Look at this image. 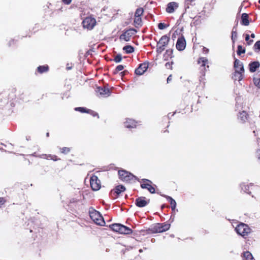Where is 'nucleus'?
<instances>
[{
    "label": "nucleus",
    "instance_id": "c85d7f7f",
    "mask_svg": "<svg viewBox=\"0 0 260 260\" xmlns=\"http://www.w3.org/2000/svg\"><path fill=\"white\" fill-rule=\"evenodd\" d=\"M125 53L128 54L134 52V48L131 45H126L123 48Z\"/></svg>",
    "mask_w": 260,
    "mask_h": 260
},
{
    "label": "nucleus",
    "instance_id": "603ef678",
    "mask_svg": "<svg viewBox=\"0 0 260 260\" xmlns=\"http://www.w3.org/2000/svg\"><path fill=\"white\" fill-rule=\"evenodd\" d=\"M166 53L168 54L169 55H172L173 54V50H167L166 51Z\"/></svg>",
    "mask_w": 260,
    "mask_h": 260
},
{
    "label": "nucleus",
    "instance_id": "ddd939ff",
    "mask_svg": "<svg viewBox=\"0 0 260 260\" xmlns=\"http://www.w3.org/2000/svg\"><path fill=\"white\" fill-rule=\"evenodd\" d=\"M137 32V30L135 28H129L125 30L122 34L120 36V39L125 41H128L130 40L131 38L135 35Z\"/></svg>",
    "mask_w": 260,
    "mask_h": 260
},
{
    "label": "nucleus",
    "instance_id": "e433bc0d",
    "mask_svg": "<svg viewBox=\"0 0 260 260\" xmlns=\"http://www.w3.org/2000/svg\"><path fill=\"white\" fill-rule=\"evenodd\" d=\"M183 110V111H182V114L189 113L192 111V108L190 109L188 106H187ZM179 112H181V111H179Z\"/></svg>",
    "mask_w": 260,
    "mask_h": 260
},
{
    "label": "nucleus",
    "instance_id": "09e8293b",
    "mask_svg": "<svg viewBox=\"0 0 260 260\" xmlns=\"http://www.w3.org/2000/svg\"><path fill=\"white\" fill-rule=\"evenodd\" d=\"M44 158L51 159L52 155L51 154H43Z\"/></svg>",
    "mask_w": 260,
    "mask_h": 260
},
{
    "label": "nucleus",
    "instance_id": "6e6d98bb",
    "mask_svg": "<svg viewBox=\"0 0 260 260\" xmlns=\"http://www.w3.org/2000/svg\"><path fill=\"white\" fill-rule=\"evenodd\" d=\"M126 72V71H123V72H121L120 73V75L121 77H122L123 76H124L125 75V74Z\"/></svg>",
    "mask_w": 260,
    "mask_h": 260
},
{
    "label": "nucleus",
    "instance_id": "0eeeda50",
    "mask_svg": "<svg viewBox=\"0 0 260 260\" xmlns=\"http://www.w3.org/2000/svg\"><path fill=\"white\" fill-rule=\"evenodd\" d=\"M170 37L167 35L162 36L157 42L156 51L158 54H161L166 49L170 41Z\"/></svg>",
    "mask_w": 260,
    "mask_h": 260
},
{
    "label": "nucleus",
    "instance_id": "412c9836",
    "mask_svg": "<svg viewBox=\"0 0 260 260\" xmlns=\"http://www.w3.org/2000/svg\"><path fill=\"white\" fill-rule=\"evenodd\" d=\"M124 126L128 128H135L137 126V122L132 119H126L124 122Z\"/></svg>",
    "mask_w": 260,
    "mask_h": 260
},
{
    "label": "nucleus",
    "instance_id": "f03ea898",
    "mask_svg": "<svg viewBox=\"0 0 260 260\" xmlns=\"http://www.w3.org/2000/svg\"><path fill=\"white\" fill-rule=\"evenodd\" d=\"M234 67L235 69L234 73V79L235 80L241 81L243 78V73L244 69L243 63L238 59L235 58Z\"/></svg>",
    "mask_w": 260,
    "mask_h": 260
},
{
    "label": "nucleus",
    "instance_id": "13d9d810",
    "mask_svg": "<svg viewBox=\"0 0 260 260\" xmlns=\"http://www.w3.org/2000/svg\"><path fill=\"white\" fill-rule=\"evenodd\" d=\"M250 37L252 38H255V35L254 34H252L251 35H250Z\"/></svg>",
    "mask_w": 260,
    "mask_h": 260
},
{
    "label": "nucleus",
    "instance_id": "9d476101",
    "mask_svg": "<svg viewBox=\"0 0 260 260\" xmlns=\"http://www.w3.org/2000/svg\"><path fill=\"white\" fill-rule=\"evenodd\" d=\"M140 182L141 187L143 189H147L151 193H154L155 192V189L152 185V182L147 179H142L141 181L138 180Z\"/></svg>",
    "mask_w": 260,
    "mask_h": 260
},
{
    "label": "nucleus",
    "instance_id": "9b49d317",
    "mask_svg": "<svg viewBox=\"0 0 260 260\" xmlns=\"http://www.w3.org/2000/svg\"><path fill=\"white\" fill-rule=\"evenodd\" d=\"M96 23L95 19L91 16L86 17L82 21L83 27L88 30L92 29Z\"/></svg>",
    "mask_w": 260,
    "mask_h": 260
},
{
    "label": "nucleus",
    "instance_id": "473e14b6",
    "mask_svg": "<svg viewBox=\"0 0 260 260\" xmlns=\"http://www.w3.org/2000/svg\"><path fill=\"white\" fill-rule=\"evenodd\" d=\"M60 150L61 153L64 154H67L71 151V148L64 147L60 148Z\"/></svg>",
    "mask_w": 260,
    "mask_h": 260
},
{
    "label": "nucleus",
    "instance_id": "1a4fd4ad",
    "mask_svg": "<svg viewBox=\"0 0 260 260\" xmlns=\"http://www.w3.org/2000/svg\"><path fill=\"white\" fill-rule=\"evenodd\" d=\"M235 231L237 233L242 237L245 238L251 232V229L246 224L244 223H240L235 228Z\"/></svg>",
    "mask_w": 260,
    "mask_h": 260
},
{
    "label": "nucleus",
    "instance_id": "c03bdc74",
    "mask_svg": "<svg viewBox=\"0 0 260 260\" xmlns=\"http://www.w3.org/2000/svg\"><path fill=\"white\" fill-rule=\"evenodd\" d=\"M247 188H249V186L248 185H243L242 186V189L243 190H244L247 193L251 194V191H249V190L247 189Z\"/></svg>",
    "mask_w": 260,
    "mask_h": 260
},
{
    "label": "nucleus",
    "instance_id": "b1692460",
    "mask_svg": "<svg viewBox=\"0 0 260 260\" xmlns=\"http://www.w3.org/2000/svg\"><path fill=\"white\" fill-rule=\"evenodd\" d=\"M241 24L245 26H247L249 24V16L246 13H243L241 16Z\"/></svg>",
    "mask_w": 260,
    "mask_h": 260
},
{
    "label": "nucleus",
    "instance_id": "f3484780",
    "mask_svg": "<svg viewBox=\"0 0 260 260\" xmlns=\"http://www.w3.org/2000/svg\"><path fill=\"white\" fill-rule=\"evenodd\" d=\"M179 7V4L176 2L169 3L166 7V11L168 13H173Z\"/></svg>",
    "mask_w": 260,
    "mask_h": 260
},
{
    "label": "nucleus",
    "instance_id": "6ab92c4d",
    "mask_svg": "<svg viewBox=\"0 0 260 260\" xmlns=\"http://www.w3.org/2000/svg\"><path fill=\"white\" fill-rule=\"evenodd\" d=\"M149 203V200H146L144 197H141L137 198L135 201L136 205L140 208L146 206Z\"/></svg>",
    "mask_w": 260,
    "mask_h": 260
},
{
    "label": "nucleus",
    "instance_id": "f257e3e1",
    "mask_svg": "<svg viewBox=\"0 0 260 260\" xmlns=\"http://www.w3.org/2000/svg\"><path fill=\"white\" fill-rule=\"evenodd\" d=\"M198 64L200 65L199 70L201 74L200 77L199 81L201 83L202 82L203 85H205V73L207 69H209L208 60L206 57H201L198 59Z\"/></svg>",
    "mask_w": 260,
    "mask_h": 260
},
{
    "label": "nucleus",
    "instance_id": "37998d69",
    "mask_svg": "<svg viewBox=\"0 0 260 260\" xmlns=\"http://www.w3.org/2000/svg\"><path fill=\"white\" fill-rule=\"evenodd\" d=\"M253 48L254 50H260V41H258L255 43Z\"/></svg>",
    "mask_w": 260,
    "mask_h": 260
},
{
    "label": "nucleus",
    "instance_id": "a19ab883",
    "mask_svg": "<svg viewBox=\"0 0 260 260\" xmlns=\"http://www.w3.org/2000/svg\"><path fill=\"white\" fill-rule=\"evenodd\" d=\"M87 113L90 114V115H92L93 117L97 116L98 117H99V115H98V113H96V112H95L93 110L88 109Z\"/></svg>",
    "mask_w": 260,
    "mask_h": 260
},
{
    "label": "nucleus",
    "instance_id": "6e6552de",
    "mask_svg": "<svg viewBox=\"0 0 260 260\" xmlns=\"http://www.w3.org/2000/svg\"><path fill=\"white\" fill-rule=\"evenodd\" d=\"M113 87L109 88L108 84H106L104 86H98L95 89L97 95L99 97L107 98L111 95Z\"/></svg>",
    "mask_w": 260,
    "mask_h": 260
},
{
    "label": "nucleus",
    "instance_id": "864d4df0",
    "mask_svg": "<svg viewBox=\"0 0 260 260\" xmlns=\"http://www.w3.org/2000/svg\"><path fill=\"white\" fill-rule=\"evenodd\" d=\"M196 0H186L187 5H191L192 3L194 2Z\"/></svg>",
    "mask_w": 260,
    "mask_h": 260
},
{
    "label": "nucleus",
    "instance_id": "4468645a",
    "mask_svg": "<svg viewBox=\"0 0 260 260\" xmlns=\"http://www.w3.org/2000/svg\"><path fill=\"white\" fill-rule=\"evenodd\" d=\"M16 89L12 88L9 89L8 91L5 92L6 95V98L8 99V102H13L16 99Z\"/></svg>",
    "mask_w": 260,
    "mask_h": 260
},
{
    "label": "nucleus",
    "instance_id": "79ce46f5",
    "mask_svg": "<svg viewBox=\"0 0 260 260\" xmlns=\"http://www.w3.org/2000/svg\"><path fill=\"white\" fill-rule=\"evenodd\" d=\"M253 81L254 84L258 88H260V77L259 78H254Z\"/></svg>",
    "mask_w": 260,
    "mask_h": 260
},
{
    "label": "nucleus",
    "instance_id": "5701e85b",
    "mask_svg": "<svg viewBox=\"0 0 260 260\" xmlns=\"http://www.w3.org/2000/svg\"><path fill=\"white\" fill-rule=\"evenodd\" d=\"M49 70V67L47 64L39 66L36 71L39 74L47 73Z\"/></svg>",
    "mask_w": 260,
    "mask_h": 260
},
{
    "label": "nucleus",
    "instance_id": "8fccbe9b",
    "mask_svg": "<svg viewBox=\"0 0 260 260\" xmlns=\"http://www.w3.org/2000/svg\"><path fill=\"white\" fill-rule=\"evenodd\" d=\"M172 80V75L171 74L169 76L167 79V82L168 83H170Z\"/></svg>",
    "mask_w": 260,
    "mask_h": 260
},
{
    "label": "nucleus",
    "instance_id": "20e7f679",
    "mask_svg": "<svg viewBox=\"0 0 260 260\" xmlns=\"http://www.w3.org/2000/svg\"><path fill=\"white\" fill-rule=\"evenodd\" d=\"M170 224L166 222L158 223L148 230V233L155 234L162 233L168 231L170 228Z\"/></svg>",
    "mask_w": 260,
    "mask_h": 260
},
{
    "label": "nucleus",
    "instance_id": "7c9ffc66",
    "mask_svg": "<svg viewBox=\"0 0 260 260\" xmlns=\"http://www.w3.org/2000/svg\"><path fill=\"white\" fill-rule=\"evenodd\" d=\"M143 13H144L143 8H138L135 13L134 16L141 17V16L143 14Z\"/></svg>",
    "mask_w": 260,
    "mask_h": 260
},
{
    "label": "nucleus",
    "instance_id": "c756f323",
    "mask_svg": "<svg viewBox=\"0 0 260 260\" xmlns=\"http://www.w3.org/2000/svg\"><path fill=\"white\" fill-rule=\"evenodd\" d=\"M171 206V208L173 211H174L176 207V203L175 201L170 197H169L168 199Z\"/></svg>",
    "mask_w": 260,
    "mask_h": 260
},
{
    "label": "nucleus",
    "instance_id": "a211bd4d",
    "mask_svg": "<svg viewBox=\"0 0 260 260\" xmlns=\"http://www.w3.org/2000/svg\"><path fill=\"white\" fill-rule=\"evenodd\" d=\"M186 47V41L183 36L179 37L177 41L176 47L179 51L183 50Z\"/></svg>",
    "mask_w": 260,
    "mask_h": 260
},
{
    "label": "nucleus",
    "instance_id": "de8ad7c7",
    "mask_svg": "<svg viewBox=\"0 0 260 260\" xmlns=\"http://www.w3.org/2000/svg\"><path fill=\"white\" fill-rule=\"evenodd\" d=\"M60 159L57 157V156L55 155H52L51 160H53L54 161H57L58 160H60Z\"/></svg>",
    "mask_w": 260,
    "mask_h": 260
},
{
    "label": "nucleus",
    "instance_id": "2eb2a0df",
    "mask_svg": "<svg viewBox=\"0 0 260 260\" xmlns=\"http://www.w3.org/2000/svg\"><path fill=\"white\" fill-rule=\"evenodd\" d=\"M125 190V188L124 186L122 185H118L111 191L110 194L112 198L116 199L118 198L121 192L124 191Z\"/></svg>",
    "mask_w": 260,
    "mask_h": 260
},
{
    "label": "nucleus",
    "instance_id": "58836bf2",
    "mask_svg": "<svg viewBox=\"0 0 260 260\" xmlns=\"http://www.w3.org/2000/svg\"><path fill=\"white\" fill-rule=\"evenodd\" d=\"M173 62H167L165 64V67L167 69L172 70L173 69Z\"/></svg>",
    "mask_w": 260,
    "mask_h": 260
},
{
    "label": "nucleus",
    "instance_id": "4d7b16f0",
    "mask_svg": "<svg viewBox=\"0 0 260 260\" xmlns=\"http://www.w3.org/2000/svg\"><path fill=\"white\" fill-rule=\"evenodd\" d=\"M66 69L67 70H71L72 69V67L69 66V64H67Z\"/></svg>",
    "mask_w": 260,
    "mask_h": 260
},
{
    "label": "nucleus",
    "instance_id": "ea45409f",
    "mask_svg": "<svg viewBox=\"0 0 260 260\" xmlns=\"http://www.w3.org/2000/svg\"><path fill=\"white\" fill-rule=\"evenodd\" d=\"M168 25L164 23H159L158 24V27L159 29H164L168 27Z\"/></svg>",
    "mask_w": 260,
    "mask_h": 260
},
{
    "label": "nucleus",
    "instance_id": "bf43d9fd",
    "mask_svg": "<svg viewBox=\"0 0 260 260\" xmlns=\"http://www.w3.org/2000/svg\"><path fill=\"white\" fill-rule=\"evenodd\" d=\"M46 136L47 137H49V133H47Z\"/></svg>",
    "mask_w": 260,
    "mask_h": 260
},
{
    "label": "nucleus",
    "instance_id": "393cba45",
    "mask_svg": "<svg viewBox=\"0 0 260 260\" xmlns=\"http://www.w3.org/2000/svg\"><path fill=\"white\" fill-rule=\"evenodd\" d=\"M241 256L243 260H252L253 259L252 254L249 251L243 252Z\"/></svg>",
    "mask_w": 260,
    "mask_h": 260
},
{
    "label": "nucleus",
    "instance_id": "72a5a7b5",
    "mask_svg": "<svg viewBox=\"0 0 260 260\" xmlns=\"http://www.w3.org/2000/svg\"><path fill=\"white\" fill-rule=\"evenodd\" d=\"M124 69L123 65L120 64L116 67L115 70L113 71V74L116 75L118 74L119 71H122Z\"/></svg>",
    "mask_w": 260,
    "mask_h": 260
},
{
    "label": "nucleus",
    "instance_id": "4c0bfd02",
    "mask_svg": "<svg viewBox=\"0 0 260 260\" xmlns=\"http://www.w3.org/2000/svg\"><path fill=\"white\" fill-rule=\"evenodd\" d=\"M122 60V56L120 54L116 55L113 59V60L116 62H119Z\"/></svg>",
    "mask_w": 260,
    "mask_h": 260
},
{
    "label": "nucleus",
    "instance_id": "aec40b11",
    "mask_svg": "<svg viewBox=\"0 0 260 260\" xmlns=\"http://www.w3.org/2000/svg\"><path fill=\"white\" fill-rule=\"evenodd\" d=\"M237 116L238 119L240 120L242 123H245L249 118L248 113L244 110L239 112Z\"/></svg>",
    "mask_w": 260,
    "mask_h": 260
},
{
    "label": "nucleus",
    "instance_id": "49530a36",
    "mask_svg": "<svg viewBox=\"0 0 260 260\" xmlns=\"http://www.w3.org/2000/svg\"><path fill=\"white\" fill-rule=\"evenodd\" d=\"M61 1H62V2L64 4L67 5H70L72 1V0H61Z\"/></svg>",
    "mask_w": 260,
    "mask_h": 260
},
{
    "label": "nucleus",
    "instance_id": "7ed1b4c3",
    "mask_svg": "<svg viewBox=\"0 0 260 260\" xmlns=\"http://www.w3.org/2000/svg\"><path fill=\"white\" fill-rule=\"evenodd\" d=\"M109 228L113 231L120 234L128 235L132 234L133 232V230L131 228L120 223L110 224Z\"/></svg>",
    "mask_w": 260,
    "mask_h": 260
},
{
    "label": "nucleus",
    "instance_id": "c9c22d12",
    "mask_svg": "<svg viewBox=\"0 0 260 260\" xmlns=\"http://www.w3.org/2000/svg\"><path fill=\"white\" fill-rule=\"evenodd\" d=\"M245 41H246L247 44L248 45H251L252 44V43L253 42V40L250 39V36L248 34H246L245 35Z\"/></svg>",
    "mask_w": 260,
    "mask_h": 260
},
{
    "label": "nucleus",
    "instance_id": "cd10ccee",
    "mask_svg": "<svg viewBox=\"0 0 260 260\" xmlns=\"http://www.w3.org/2000/svg\"><path fill=\"white\" fill-rule=\"evenodd\" d=\"M134 22L136 27H139L142 25V18L140 17L134 16Z\"/></svg>",
    "mask_w": 260,
    "mask_h": 260
},
{
    "label": "nucleus",
    "instance_id": "a18cd8bd",
    "mask_svg": "<svg viewBox=\"0 0 260 260\" xmlns=\"http://www.w3.org/2000/svg\"><path fill=\"white\" fill-rule=\"evenodd\" d=\"M6 202V200L4 198L0 197V208L2 206V205L5 204Z\"/></svg>",
    "mask_w": 260,
    "mask_h": 260
},
{
    "label": "nucleus",
    "instance_id": "a878e982",
    "mask_svg": "<svg viewBox=\"0 0 260 260\" xmlns=\"http://www.w3.org/2000/svg\"><path fill=\"white\" fill-rule=\"evenodd\" d=\"M8 104V99L5 92L0 93V106H4Z\"/></svg>",
    "mask_w": 260,
    "mask_h": 260
},
{
    "label": "nucleus",
    "instance_id": "f8f14e48",
    "mask_svg": "<svg viewBox=\"0 0 260 260\" xmlns=\"http://www.w3.org/2000/svg\"><path fill=\"white\" fill-rule=\"evenodd\" d=\"M90 184L91 189L94 191L99 190L101 187V181L95 175H92L90 177Z\"/></svg>",
    "mask_w": 260,
    "mask_h": 260
},
{
    "label": "nucleus",
    "instance_id": "423d86ee",
    "mask_svg": "<svg viewBox=\"0 0 260 260\" xmlns=\"http://www.w3.org/2000/svg\"><path fill=\"white\" fill-rule=\"evenodd\" d=\"M89 213L90 218L95 224L101 226L104 225L105 222L99 212L91 208L90 209Z\"/></svg>",
    "mask_w": 260,
    "mask_h": 260
},
{
    "label": "nucleus",
    "instance_id": "2f4dec72",
    "mask_svg": "<svg viewBox=\"0 0 260 260\" xmlns=\"http://www.w3.org/2000/svg\"><path fill=\"white\" fill-rule=\"evenodd\" d=\"M245 49L243 48L241 45L238 46L237 53L238 55H240L241 54L245 53Z\"/></svg>",
    "mask_w": 260,
    "mask_h": 260
},
{
    "label": "nucleus",
    "instance_id": "f704fd0d",
    "mask_svg": "<svg viewBox=\"0 0 260 260\" xmlns=\"http://www.w3.org/2000/svg\"><path fill=\"white\" fill-rule=\"evenodd\" d=\"M88 109L84 107H76L75 108V110L79 111L81 113H87Z\"/></svg>",
    "mask_w": 260,
    "mask_h": 260
},
{
    "label": "nucleus",
    "instance_id": "5fc2aeb1",
    "mask_svg": "<svg viewBox=\"0 0 260 260\" xmlns=\"http://www.w3.org/2000/svg\"><path fill=\"white\" fill-rule=\"evenodd\" d=\"M15 43V41L13 39H11L10 41H9V46H10L11 45V44H13Z\"/></svg>",
    "mask_w": 260,
    "mask_h": 260
},
{
    "label": "nucleus",
    "instance_id": "4be33fe9",
    "mask_svg": "<svg viewBox=\"0 0 260 260\" xmlns=\"http://www.w3.org/2000/svg\"><path fill=\"white\" fill-rule=\"evenodd\" d=\"M260 63L258 61H255L250 62L249 64V71L251 73H253L259 68Z\"/></svg>",
    "mask_w": 260,
    "mask_h": 260
},
{
    "label": "nucleus",
    "instance_id": "dca6fc26",
    "mask_svg": "<svg viewBox=\"0 0 260 260\" xmlns=\"http://www.w3.org/2000/svg\"><path fill=\"white\" fill-rule=\"evenodd\" d=\"M148 66L149 63L146 62L140 64L139 67L135 70V74L137 75H143L147 70Z\"/></svg>",
    "mask_w": 260,
    "mask_h": 260
},
{
    "label": "nucleus",
    "instance_id": "bb28decb",
    "mask_svg": "<svg viewBox=\"0 0 260 260\" xmlns=\"http://www.w3.org/2000/svg\"><path fill=\"white\" fill-rule=\"evenodd\" d=\"M237 38V28H236V26H234L232 29V37H231V39L232 40L233 44L235 43Z\"/></svg>",
    "mask_w": 260,
    "mask_h": 260
},
{
    "label": "nucleus",
    "instance_id": "052dcab7",
    "mask_svg": "<svg viewBox=\"0 0 260 260\" xmlns=\"http://www.w3.org/2000/svg\"><path fill=\"white\" fill-rule=\"evenodd\" d=\"M258 3L260 4V0L258 1Z\"/></svg>",
    "mask_w": 260,
    "mask_h": 260
},
{
    "label": "nucleus",
    "instance_id": "3c124183",
    "mask_svg": "<svg viewBox=\"0 0 260 260\" xmlns=\"http://www.w3.org/2000/svg\"><path fill=\"white\" fill-rule=\"evenodd\" d=\"M256 156L258 159H260V149L257 150L256 152Z\"/></svg>",
    "mask_w": 260,
    "mask_h": 260
},
{
    "label": "nucleus",
    "instance_id": "39448f33",
    "mask_svg": "<svg viewBox=\"0 0 260 260\" xmlns=\"http://www.w3.org/2000/svg\"><path fill=\"white\" fill-rule=\"evenodd\" d=\"M118 174L119 179L123 182H131L135 180H139L136 176L124 170H119Z\"/></svg>",
    "mask_w": 260,
    "mask_h": 260
}]
</instances>
